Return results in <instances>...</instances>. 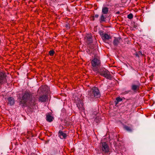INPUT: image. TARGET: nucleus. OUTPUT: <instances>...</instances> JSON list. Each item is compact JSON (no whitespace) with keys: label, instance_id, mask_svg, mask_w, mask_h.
<instances>
[{"label":"nucleus","instance_id":"nucleus-3","mask_svg":"<svg viewBox=\"0 0 155 155\" xmlns=\"http://www.w3.org/2000/svg\"><path fill=\"white\" fill-rule=\"evenodd\" d=\"M92 68L94 71H97L101 66V61L97 58H93L91 62Z\"/></svg>","mask_w":155,"mask_h":155},{"label":"nucleus","instance_id":"nucleus-32","mask_svg":"<svg viewBox=\"0 0 155 155\" xmlns=\"http://www.w3.org/2000/svg\"><path fill=\"white\" fill-rule=\"evenodd\" d=\"M66 27H67L68 26H67V25H66Z\"/></svg>","mask_w":155,"mask_h":155},{"label":"nucleus","instance_id":"nucleus-17","mask_svg":"<svg viewBox=\"0 0 155 155\" xmlns=\"http://www.w3.org/2000/svg\"><path fill=\"white\" fill-rule=\"evenodd\" d=\"M53 117L51 116L49 113H48L47 114L46 119L47 121L49 122H51L53 120Z\"/></svg>","mask_w":155,"mask_h":155},{"label":"nucleus","instance_id":"nucleus-18","mask_svg":"<svg viewBox=\"0 0 155 155\" xmlns=\"http://www.w3.org/2000/svg\"><path fill=\"white\" fill-rule=\"evenodd\" d=\"M109 11V9L107 7H103L102 9V14L106 15L107 14Z\"/></svg>","mask_w":155,"mask_h":155},{"label":"nucleus","instance_id":"nucleus-31","mask_svg":"<svg viewBox=\"0 0 155 155\" xmlns=\"http://www.w3.org/2000/svg\"><path fill=\"white\" fill-rule=\"evenodd\" d=\"M29 155H37L35 153H31Z\"/></svg>","mask_w":155,"mask_h":155},{"label":"nucleus","instance_id":"nucleus-19","mask_svg":"<svg viewBox=\"0 0 155 155\" xmlns=\"http://www.w3.org/2000/svg\"><path fill=\"white\" fill-rule=\"evenodd\" d=\"M85 38L87 39L86 42L87 43L92 41V36L91 35H87Z\"/></svg>","mask_w":155,"mask_h":155},{"label":"nucleus","instance_id":"nucleus-11","mask_svg":"<svg viewBox=\"0 0 155 155\" xmlns=\"http://www.w3.org/2000/svg\"><path fill=\"white\" fill-rule=\"evenodd\" d=\"M121 41H122V39L120 38H114V39L113 41V44L114 46H117L120 43Z\"/></svg>","mask_w":155,"mask_h":155},{"label":"nucleus","instance_id":"nucleus-28","mask_svg":"<svg viewBox=\"0 0 155 155\" xmlns=\"http://www.w3.org/2000/svg\"><path fill=\"white\" fill-rule=\"evenodd\" d=\"M134 55H135V56L136 57H139V53H136L134 54Z\"/></svg>","mask_w":155,"mask_h":155},{"label":"nucleus","instance_id":"nucleus-22","mask_svg":"<svg viewBox=\"0 0 155 155\" xmlns=\"http://www.w3.org/2000/svg\"><path fill=\"white\" fill-rule=\"evenodd\" d=\"M55 53V52L53 50H50L49 52V54L51 56H53Z\"/></svg>","mask_w":155,"mask_h":155},{"label":"nucleus","instance_id":"nucleus-1","mask_svg":"<svg viewBox=\"0 0 155 155\" xmlns=\"http://www.w3.org/2000/svg\"><path fill=\"white\" fill-rule=\"evenodd\" d=\"M18 99L19 105H21L22 107L27 106V103L31 107L36 104L37 100L34 96V93L28 90L23 91L21 94H18Z\"/></svg>","mask_w":155,"mask_h":155},{"label":"nucleus","instance_id":"nucleus-13","mask_svg":"<svg viewBox=\"0 0 155 155\" xmlns=\"http://www.w3.org/2000/svg\"><path fill=\"white\" fill-rule=\"evenodd\" d=\"M47 99L48 96L46 95H43L39 97V100L41 102H45Z\"/></svg>","mask_w":155,"mask_h":155},{"label":"nucleus","instance_id":"nucleus-5","mask_svg":"<svg viewBox=\"0 0 155 155\" xmlns=\"http://www.w3.org/2000/svg\"><path fill=\"white\" fill-rule=\"evenodd\" d=\"M7 75L5 72L4 71L0 72V89L2 85L7 83Z\"/></svg>","mask_w":155,"mask_h":155},{"label":"nucleus","instance_id":"nucleus-26","mask_svg":"<svg viewBox=\"0 0 155 155\" xmlns=\"http://www.w3.org/2000/svg\"><path fill=\"white\" fill-rule=\"evenodd\" d=\"M153 75H151L149 77V78H150V81H151L152 80V79H153Z\"/></svg>","mask_w":155,"mask_h":155},{"label":"nucleus","instance_id":"nucleus-16","mask_svg":"<svg viewBox=\"0 0 155 155\" xmlns=\"http://www.w3.org/2000/svg\"><path fill=\"white\" fill-rule=\"evenodd\" d=\"M87 46L89 50H93L94 48V45L92 44V41L88 42Z\"/></svg>","mask_w":155,"mask_h":155},{"label":"nucleus","instance_id":"nucleus-8","mask_svg":"<svg viewBox=\"0 0 155 155\" xmlns=\"http://www.w3.org/2000/svg\"><path fill=\"white\" fill-rule=\"evenodd\" d=\"M101 149L105 153L107 154L109 152L110 148L108 145L105 142L102 143Z\"/></svg>","mask_w":155,"mask_h":155},{"label":"nucleus","instance_id":"nucleus-25","mask_svg":"<svg viewBox=\"0 0 155 155\" xmlns=\"http://www.w3.org/2000/svg\"><path fill=\"white\" fill-rule=\"evenodd\" d=\"M93 17H94V18H97L99 17V15L98 14H96L94 15L93 16Z\"/></svg>","mask_w":155,"mask_h":155},{"label":"nucleus","instance_id":"nucleus-20","mask_svg":"<svg viewBox=\"0 0 155 155\" xmlns=\"http://www.w3.org/2000/svg\"><path fill=\"white\" fill-rule=\"evenodd\" d=\"M122 101V99L120 97H117L116 98V100L114 101L115 105H117L119 102L121 101Z\"/></svg>","mask_w":155,"mask_h":155},{"label":"nucleus","instance_id":"nucleus-14","mask_svg":"<svg viewBox=\"0 0 155 155\" xmlns=\"http://www.w3.org/2000/svg\"><path fill=\"white\" fill-rule=\"evenodd\" d=\"M40 89L42 92L44 93L48 90V87L46 85H42L40 87Z\"/></svg>","mask_w":155,"mask_h":155},{"label":"nucleus","instance_id":"nucleus-6","mask_svg":"<svg viewBox=\"0 0 155 155\" xmlns=\"http://www.w3.org/2000/svg\"><path fill=\"white\" fill-rule=\"evenodd\" d=\"M140 86V84L138 81H134L131 85V89L135 93L139 92Z\"/></svg>","mask_w":155,"mask_h":155},{"label":"nucleus","instance_id":"nucleus-4","mask_svg":"<svg viewBox=\"0 0 155 155\" xmlns=\"http://www.w3.org/2000/svg\"><path fill=\"white\" fill-rule=\"evenodd\" d=\"M99 74L107 79L111 80L112 76L110 73L105 68H102L100 69L98 72Z\"/></svg>","mask_w":155,"mask_h":155},{"label":"nucleus","instance_id":"nucleus-7","mask_svg":"<svg viewBox=\"0 0 155 155\" xmlns=\"http://www.w3.org/2000/svg\"><path fill=\"white\" fill-rule=\"evenodd\" d=\"M99 33L104 42H105L107 40L111 38L110 35H108L105 33H104V31L102 30L100 31H99Z\"/></svg>","mask_w":155,"mask_h":155},{"label":"nucleus","instance_id":"nucleus-27","mask_svg":"<svg viewBox=\"0 0 155 155\" xmlns=\"http://www.w3.org/2000/svg\"><path fill=\"white\" fill-rule=\"evenodd\" d=\"M114 146L116 147V148L117 149V147H117V146L116 145V143L115 142H114Z\"/></svg>","mask_w":155,"mask_h":155},{"label":"nucleus","instance_id":"nucleus-15","mask_svg":"<svg viewBox=\"0 0 155 155\" xmlns=\"http://www.w3.org/2000/svg\"><path fill=\"white\" fill-rule=\"evenodd\" d=\"M8 103L9 104L12 106L15 103V100L14 98L12 97H9L8 98Z\"/></svg>","mask_w":155,"mask_h":155},{"label":"nucleus","instance_id":"nucleus-23","mask_svg":"<svg viewBox=\"0 0 155 155\" xmlns=\"http://www.w3.org/2000/svg\"><path fill=\"white\" fill-rule=\"evenodd\" d=\"M133 16L132 14V13H130V14L128 15H127V18L129 19H132L133 18Z\"/></svg>","mask_w":155,"mask_h":155},{"label":"nucleus","instance_id":"nucleus-2","mask_svg":"<svg viewBox=\"0 0 155 155\" xmlns=\"http://www.w3.org/2000/svg\"><path fill=\"white\" fill-rule=\"evenodd\" d=\"M88 95L91 98H98L101 96V93L97 87H94L89 92Z\"/></svg>","mask_w":155,"mask_h":155},{"label":"nucleus","instance_id":"nucleus-10","mask_svg":"<svg viewBox=\"0 0 155 155\" xmlns=\"http://www.w3.org/2000/svg\"><path fill=\"white\" fill-rule=\"evenodd\" d=\"M76 105L77 107L80 110H82L84 109L83 107L84 103L82 100L81 99L78 100Z\"/></svg>","mask_w":155,"mask_h":155},{"label":"nucleus","instance_id":"nucleus-30","mask_svg":"<svg viewBox=\"0 0 155 155\" xmlns=\"http://www.w3.org/2000/svg\"><path fill=\"white\" fill-rule=\"evenodd\" d=\"M116 14H120V12L119 11H118L115 13Z\"/></svg>","mask_w":155,"mask_h":155},{"label":"nucleus","instance_id":"nucleus-24","mask_svg":"<svg viewBox=\"0 0 155 155\" xmlns=\"http://www.w3.org/2000/svg\"><path fill=\"white\" fill-rule=\"evenodd\" d=\"M91 20L92 21H94L95 20L94 17H93V16H91L90 17Z\"/></svg>","mask_w":155,"mask_h":155},{"label":"nucleus","instance_id":"nucleus-9","mask_svg":"<svg viewBox=\"0 0 155 155\" xmlns=\"http://www.w3.org/2000/svg\"><path fill=\"white\" fill-rule=\"evenodd\" d=\"M67 132V131H64L63 132L62 130H60L58 132V137L61 139H65L68 135V134Z\"/></svg>","mask_w":155,"mask_h":155},{"label":"nucleus","instance_id":"nucleus-12","mask_svg":"<svg viewBox=\"0 0 155 155\" xmlns=\"http://www.w3.org/2000/svg\"><path fill=\"white\" fill-rule=\"evenodd\" d=\"M107 16L105 15L102 14L101 15L100 17L99 21L101 23L103 22H105L106 20Z\"/></svg>","mask_w":155,"mask_h":155},{"label":"nucleus","instance_id":"nucleus-21","mask_svg":"<svg viewBox=\"0 0 155 155\" xmlns=\"http://www.w3.org/2000/svg\"><path fill=\"white\" fill-rule=\"evenodd\" d=\"M124 128L127 130L128 131L131 132L132 131V130L130 128L127 126H125Z\"/></svg>","mask_w":155,"mask_h":155},{"label":"nucleus","instance_id":"nucleus-29","mask_svg":"<svg viewBox=\"0 0 155 155\" xmlns=\"http://www.w3.org/2000/svg\"><path fill=\"white\" fill-rule=\"evenodd\" d=\"M139 55H141L142 56H143V55H144V54H142L141 52L140 51H139Z\"/></svg>","mask_w":155,"mask_h":155}]
</instances>
